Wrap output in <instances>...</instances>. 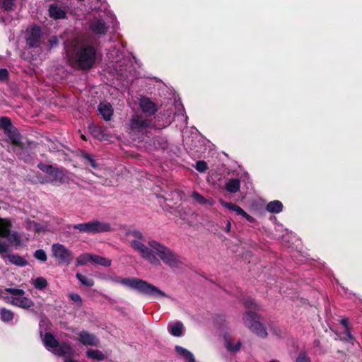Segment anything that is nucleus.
I'll return each instance as SVG.
<instances>
[{
    "instance_id": "30",
    "label": "nucleus",
    "mask_w": 362,
    "mask_h": 362,
    "mask_svg": "<svg viewBox=\"0 0 362 362\" xmlns=\"http://www.w3.org/2000/svg\"><path fill=\"white\" fill-rule=\"evenodd\" d=\"M221 204L225 208H226L230 211L236 212V214L238 215H242V214L244 213V210L238 205H236L231 202H221Z\"/></svg>"
},
{
    "instance_id": "23",
    "label": "nucleus",
    "mask_w": 362,
    "mask_h": 362,
    "mask_svg": "<svg viewBox=\"0 0 362 362\" xmlns=\"http://www.w3.org/2000/svg\"><path fill=\"white\" fill-rule=\"evenodd\" d=\"M92 264V253H83L80 255L75 262L76 267Z\"/></svg>"
},
{
    "instance_id": "35",
    "label": "nucleus",
    "mask_w": 362,
    "mask_h": 362,
    "mask_svg": "<svg viewBox=\"0 0 362 362\" xmlns=\"http://www.w3.org/2000/svg\"><path fill=\"white\" fill-rule=\"evenodd\" d=\"M6 238L11 245L18 246L21 244V237L17 232L10 231V235Z\"/></svg>"
},
{
    "instance_id": "17",
    "label": "nucleus",
    "mask_w": 362,
    "mask_h": 362,
    "mask_svg": "<svg viewBox=\"0 0 362 362\" xmlns=\"http://www.w3.org/2000/svg\"><path fill=\"white\" fill-rule=\"evenodd\" d=\"M12 223L10 219L0 218V237L7 238L10 235Z\"/></svg>"
},
{
    "instance_id": "21",
    "label": "nucleus",
    "mask_w": 362,
    "mask_h": 362,
    "mask_svg": "<svg viewBox=\"0 0 362 362\" xmlns=\"http://www.w3.org/2000/svg\"><path fill=\"white\" fill-rule=\"evenodd\" d=\"M175 350L180 354V356H181L186 361V362H196L193 354L187 349L180 346H176Z\"/></svg>"
},
{
    "instance_id": "45",
    "label": "nucleus",
    "mask_w": 362,
    "mask_h": 362,
    "mask_svg": "<svg viewBox=\"0 0 362 362\" xmlns=\"http://www.w3.org/2000/svg\"><path fill=\"white\" fill-rule=\"evenodd\" d=\"M69 296L74 302L76 303L78 305H80L81 304V298L78 294L70 293Z\"/></svg>"
},
{
    "instance_id": "18",
    "label": "nucleus",
    "mask_w": 362,
    "mask_h": 362,
    "mask_svg": "<svg viewBox=\"0 0 362 362\" xmlns=\"http://www.w3.org/2000/svg\"><path fill=\"white\" fill-rule=\"evenodd\" d=\"M49 16L54 19H63L66 18V12L57 4H51L49 8Z\"/></svg>"
},
{
    "instance_id": "36",
    "label": "nucleus",
    "mask_w": 362,
    "mask_h": 362,
    "mask_svg": "<svg viewBox=\"0 0 362 362\" xmlns=\"http://www.w3.org/2000/svg\"><path fill=\"white\" fill-rule=\"evenodd\" d=\"M0 4L4 10L11 11L15 7V0H1Z\"/></svg>"
},
{
    "instance_id": "27",
    "label": "nucleus",
    "mask_w": 362,
    "mask_h": 362,
    "mask_svg": "<svg viewBox=\"0 0 362 362\" xmlns=\"http://www.w3.org/2000/svg\"><path fill=\"white\" fill-rule=\"evenodd\" d=\"M73 228L81 233H93L92 221L88 223L74 224Z\"/></svg>"
},
{
    "instance_id": "48",
    "label": "nucleus",
    "mask_w": 362,
    "mask_h": 362,
    "mask_svg": "<svg viewBox=\"0 0 362 362\" xmlns=\"http://www.w3.org/2000/svg\"><path fill=\"white\" fill-rule=\"evenodd\" d=\"M241 216L243 217H244L250 223L255 222V218L254 217H252V216H250V214H248L247 213H246L245 211H244V213H243Z\"/></svg>"
},
{
    "instance_id": "12",
    "label": "nucleus",
    "mask_w": 362,
    "mask_h": 362,
    "mask_svg": "<svg viewBox=\"0 0 362 362\" xmlns=\"http://www.w3.org/2000/svg\"><path fill=\"white\" fill-rule=\"evenodd\" d=\"M5 134L8 136L11 144L21 149L25 148V144L21 141V136L16 127H13Z\"/></svg>"
},
{
    "instance_id": "28",
    "label": "nucleus",
    "mask_w": 362,
    "mask_h": 362,
    "mask_svg": "<svg viewBox=\"0 0 362 362\" xmlns=\"http://www.w3.org/2000/svg\"><path fill=\"white\" fill-rule=\"evenodd\" d=\"M14 126L13 125L11 120L8 117H0V129L4 130V133L12 129Z\"/></svg>"
},
{
    "instance_id": "50",
    "label": "nucleus",
    "mask_w": 362,
    "mask_h": 362,
    "mask_svg": "<svg viewBox=\"0 0 362 362\" xmlns=\"http://www.w3.org/2000/svg\"><path fill=\"white\" fill-rule=\"evenodd\" d=\"M8 293V292L6 291V288L4 290L0 288V298L4 299L6 302V297L8 296L7 295Z\"/></svg>"
},
{
    "instance_id": "10",
    "label": "nucleus",
    "mask_w": 362,
    "mask_h": 362,
    "mask_svg": "<svg viewBox=\"0 0 362 362\" xmlns=\"http://www.w3.org/2000/svg\"><path fill=\"white\" fill-rule=\"evenodd\" d=\"M42 34L41 28L35 25H33L26 34V43L30 48H36L40 46Z\"/></svg>"
},
{
    "instance_id": "42",
    "label": "nucleus",
    "mask_w": 362,
    "mask_h": 362,
    "mask_svg": "<svg viewBox=\"0 0 362 362\" xmlns=\"http://www.w3.org/2000/svg\"><path fill=\"white\" fill-rule=\"evenodd\" d=\"M156 142L162 149H165L168 148V143L165 139L158 136L154 139V144H156Z\"/></svg>"
},
{
    "instance_id": "9",
    "label": "nucleus",
    "mask_w": 362,
    "mask_h": 362,
    "mask_svg": "<svg viewBox=\"0 0 362 362\" xmlns=\"http://www.w3.org/2000/svg\"><path fill=\"white\" fill-rule=\"evenodd\" d=\"M151 120L142 115H134L129 122L131 129L134 132L144 133L150 127Z\"/></svg>"
},
{
    "instance_id": "40",
    "label": "nucleus",
    "mask_w": 362,
    "mask_h": 362,
    "mask_svg": "<svg viewBox=\"0 0 362 362\" xmlns=\"http://www.w3.org/2000/svg\"><path fill=\"white\" fill-rule=\"evenodd\" d=\"M341 324L345 327V334H346L345 339L346 340L352 341L353 337L348 328V324H349L348 320L342 319L341 320Z\"/></svg>"
},
{
    "instance_id": "33",
    "label": "nucleus",
    "mask_w": 362,
    "mask_h": 362,
    "mask_svg": "<svg viewBox=\"0 0 362 362\" xmlns=\"http://www.w3.org/2000/svg\"><path fill=\"white\" fill-rule=\"evenodd\" d=\"M9 261L18 266H25L27 264V261L23 259L22 257L17 255H12L8 256Z\"/></svg>"
},
{
    "instance_id": "11",
    "label": "nucleus",
    "mask_w": 362,
    "mask_h": 362,
    "mask_svg": "<svg viewBox=\"0 0 362 362\" xmlns=\"http://www.w3.org/2000/svg\"><path fill=\"white\" fill-rule=\"evenodd\" d=\"M109 26L103 19H94L90 23V29L96 35H104L107 33Z\"/></svg>"
},
{
    "instance_id": "44",
    "label": "nucleus",
    "mask_w": 362,
    "mask_h": 362,
    "mask_svg": "<svg viewBox=\"0 0 362 362\" xmlns=\"http://www.w3.org/2000/svg\"><path fill=\"white\" fill-rule=\"evenodd\" d=\"M295 362H310V361L305 353L301 352L298 354Z\"/></svg>"
},
{
    "instance_id": "16",
    "label": "nucleus",
    "mask_w": 362,
    "mask_h": 362,
    "mask_svg": "<svg viewBox=\"0 0 362 362\" xmlns=\"http://www.w3.org/2000/svg\"><path fill=\"white\" fill-rule=\"evenodd\" d=\"M78 340L84 345L97 346L98 343L97 338L94 335L86 331L80 332Z\"/></svg>"
},
{
    "instance_id": "29",
    "label": "nucleus",
    "mask_w": 362,
    "mask_h": 362,
    "mask_svg": "<svg viewBox=\"0 0 362 362\" xmlns=\"http://www.w3.org/2000/svg\"><path fill=\"white\" fill-rule=\"evenodd\" d=\"M81 157L86 160L88 163L94 169L98 168V165L96 160L93 158V155L86 152L81 151Z\"/></svg>"
},
{
    "instance_id": "25",
    "label": "nucleus",
    "mask_w": 362,
    "mask_h": 362,
    "mask_svg": "<svg viewBox=\"0 0 362 362\" xmlns=\"http://www.w3.org/2000/svg\"><path fill=\"white\" fill-rule=\"evenodd\" d=\"M241 341L235 339H226V347L227 350L232 353H236L240 351L241 347Z\"/></svg>"
},
{
    "instance_id": "49",
    "label": "nucleus",
    "mask_w": 362,
    "mask_h": 362,
    "mask_svg": "<svg viewBox=\"0 0 362 362\" xmlns=\"http://www.w3.org/2000/svg\"><path fill=\"white\" fill-rule=\"evenodd\" d=\"M58 39L56 36H52L49 40V43L51 47H55L58 45Z\"/></svg>"
},
{
    "instance_id": "34",
    "label": "nucleus",
    "mask_w": 362,
    "mask_h": 362,
    "mask_svg": "<svg viewBox=\"0 0 362 362\" xmlns=\"http://www.w3.org/2000/svg\"><path fill=\"white\" fill-rule=\"evenodd\" d=\"M192 198L201 205H205L209 203L211 204V202L209 200L206 199L200 193L196 191L192 192Z\"/></svg>"
},
{
    "instance_id": "41",
    "label": "nucleus",
    "mask_w": 362,
    "mask_h": 362,
    "mask_svg": "<svg viewBox=\"0 0 362 362\" xmlns=\"http://www.w3.org/2000/svg\"><path fill=\"white\" fill-rule=\"evenodd\" d=\"M195 169L199 173H204L208 169L207 163L204 160H198L196 163Z\"/></svg>"
},
{
    "instance_id": "37",
    "label": "nucleus",
    "mask_w": 362,
    "mask_h": 362,
    "mask_svg": "<svg viewBox=\"0 0 362 362\" xmlns=\"http://www.w3.org/2000/svg\"><path fill=\"white\" fill-rule=\"evenodd\" d=\"M245 305L248 309L259 310L260 308V305L252 298L246 300L245 301Z\"/></svg>"
},
{
    "instance_id": "8",
    "label": "nucleus",
    "mask_w": 362,
    "mask_h": 362,
    "mask_svg": "<svg viewBox=\"0 0 362 362\" xmlns=\"http://www.w3.org/2000/svg\"><path fill=\"white\" fill-rule=\"evenodd\" d=\"M51 251L52 257L60 264L69 265L74 259L73 252L62 244H53Z\"/></svg>"
},
{
    "instance_id": "2",
    "label": "nucleus",
    "mask_w": 362,
    "mask_h": 362,
    "mask_svg": "<svg viewBox=\"0 0 362 362\" xmlns=\"http://www.w3.org/2000/svg\"><path fill=\"white\" fill-rule=\"evenodd\" d=\"M68 60L70 65L78 70L91 69L97 61L98 47L88 42H80L76 39L64 42Z\"/></svg>"
},
{
    "instance_id": "22",
    "label": "nucleus",
    "mask_w": 362,
    "mask_h": 362,
    "mask_svg": "<svg viewBox=\"0 0 362 362\" xmlns=\"http://www.w3.org/2000/svg\"><path fill=\"white\" fill-rule=\"evenodd\" d=\"M240 182L238 179H230L226 184L225 188L230 193H236L240 190Z\"/></svg>"
},
{
    "instance_id": "1",
    "label": "nucleus",
    "mask_w": 362,
    "mask_h": 362,
    "mask_svg": "<svg viewBox=\"0 0 362 362\" xmlns=\"http://www.w3.org/2000/svg\"><path fill=\"white\" fill-rule=\"evenodd\" d=\"M130 244L135 251L151 264L159 265L161 260L171 269H186L188 267V262L185 258L155 240L148 242L149 247L137 240H132Z\"/></svg>"
},
{
    "instance_id": "38",
    "label": "nucleus",
    "mask_w": 362,
    "mask_h": 362,
    "mask_svg": "<svg viewBox=\"0 0 362 362\" xmlns=\"http://www.w3.org/2000/svg\"><path fill=\"white\" fill-rule=\"evenodd\" d=\"M35 287L37 289H43L47 286V281L42 277H39L34 281Z\"/></svg>"
},
{
    "instance_id": "13",
    "label": "nucleus",
    "mask_w": 362,
    "mask_h": 362,
    "mask_svg": "<svg viewBox=\"0 0 362 362\" xmlns=\"http://www.w3.org/2000/svg\"><path fill=\"white\" fill-rule=\"evenodd\" d=\"M140 107L144 112L149 115H154L158 110L156 104L148 98H143L141 99Z\"/></svg>"
},
{
    "instance_id": "4",
    "label": "nucleus",
    "mask_w": 362,
    "mask_h": 362,
    "mask_svg": "<svg viewBox=\"0 0 362 362\" xmlns=\"http://www.w3.org/2000/svg\"><path fill=\"white\" fill-rule=\"evenodd\" d=\"M120 283L139 292L151 296H167L166 294L157 287L145 281L136 278H125L120 280Z\"/></svg>"
},
{
    "instance_id": "46",
    "label": "nucleus",
    "mask_w": 362,
    "mask_h": 362,
    "mask_svg": "<svg viewBox=\"0 0 362 362\" xmlns=\"http://www.w3.org/2000/svg\"><path fill=\"white\" fill-rule=\"evenodd\" d=\"M130 234L139 240L144 239V235L140 230H132V231H131Z\"/></svg>"
},
{
    "instance_id": "32",
    "label": "nucleus",
    "mask_w": 362,
    "mask_h": 362,
    "mask_svg": "<svg viewBox=\"0 0 362 362\" xmlns=\"http://www.w3.org/2000/svg\"><path fill=\"white\" fill-rule=\"evenodd\" d=\"M86 354L88 358L98 361H102L105 358L104 354L99 350L88 349Z\"/></svg>"
},
{
    "instance_id": "7",
    "label": "nucleus",
    "mask_w": 362,
    "mask_h": 362,
    "mask_svg": "<svg viewBox=\"0 0 362 362\" xmlns=\"http://www.w3.org/2000/svg\"><path fill=\"white\" fill-rule=\"evenodd\" d=\"M37 168L41 171L50 176L49 180L45 177L42 181H40L41 183H47L50 182L52 183L58 182L59 184H62L64 182L65 174L62 168H59L52 165L46 164L42 162H40L37 164Z\"/></svg>"
},
{
    "instance_id": "3",
    "label": "nucleus",
    "mask_w": 362,
    "mask_h": 362,
    "mask_svg": "<svg viewBox=\"0 0 362 362\" xmlns=\"http://www.w3.org/2000/svg\"><path fill=\"white\" fill-rule=\"evenodd\" d=\"M42 341L46 349L54 354L65 358V362H78L75 360V350L69 344L59 343L50 333H46L42 337Z\"/></svg>"
},
{
    "instance_id": "43",
    "label": "nucleus",
    "mask_w": 362,
    "mask_h": 362,
    "mask_svg": "<svg viewBox=\"0 0 362 362\" xmlns=\"http://www.w3.org/2000/svg\"><path fill=\"white\" fill-rule=\"evenodd\" d=\"M9 78V73L6 69H0V82H6Z\"/></svg>"
},
{
    "instance_id": "6",
    "label": "nucleus",
    "mask_w": 362,
    "mask_h": 362,
    "mask_svg": "<svg viewBox=\"0 0 362 362\" xmlns=\"http://www.w3.org/2000/svg\"><path fill=\"white\" fill-rule=\"evenodd\" d=\"M10 296L6 297V302L23 309H28L34 305L33 301L25 296V291L22 289L8 288H6Z\"/></svg>"
},
{
    "instance_id": "24",
    "label": "nucleus",
    "mask_w": 362,
    "mask_h": 362,
    "mask_svg": "<svg viewBox=\"0 0 362 362\" xmlns=\"http://www.w3.org/2000/svg\"><path fill=\"white\" fill-rule=\"evenodd\" d=\"M266 209L270 213L278 214L282 211L283 204L279 200H274L267 204Z\"/></svg>"
},
{
    "instance_id": "19",
    "label": "nucleus",
    "mask_w": 362,
    "mask_h": 362,
    "mask_svg": "<svg viewBox=\"0 0 362 362\" xmlns=\"http://www.w3.org/2000/svg\"><path fill=\"white\" fill-rule=\"evenodd\" d=\"M170 333L175 337H180L183 332V324L180 322L170 323L168 325Z\"/></svg>"
},
{
    "instance_id": "15",
    "label": "nucleus",
    "mask_w": 362,
    "mask_h": 362,
    "mask_svg": "<svg viewBox=\"0 0 362 362\" xmlns=\"http://www.w3.org/2000/svg\"><path fill=\"white\" fill-rule=\"evenodd\" d=\"M93 233H100L110 232L112 230V228L109 223L100 222L98 220L92 221Z\"/></svg>"
},
{
    "instance_id": "20",
    "label": "nucleus",
    "mask_w": 362,
    "mask_h": 362,
    "mask_svg": "<svg viewBox=\"0 0 362 362\" xmlns=\"http://www.w3.org/2000/svg\"><path fill=\"white\" fill-rule=\"evenodd\" d=\"M92 264L108 267L111 265V260L105 257L92 254Z\"/></svg>"
},
{
    "instance_id": "52",
    "label": "nucleus",
    "mask_w": 362,
    "mask_h": 362,
    "mask_svg": "<svg viewBox=\"0 0 362 362\" xmlns=\"http://www.w3.org/2000/svg\"><path fill=\"white\" fill-rule=\"evenodd\" d=\"M250 246L251 247H253V248H255L257 247V245L256 244V243L252 241V240H250Z\"/></svg>"
},
{
    "instance_id": "39",
    "label": "nucleus",
    "mask_w": 362,
    "mask_h": 362,
    "mask_svg": "<svg viewBox=\"0 0 362 362\" xmlns=\"http://www.w3.org/2000/svg\"><path fill=\"white\" fill-rule=\"evenodd\" d=\"M34 257L41 262H45L47 258L45 251L42 249L37 250L34 253Z\"/></svg>"
},
{
    "instance_id": "53",
    "label": "nucleus",
    "mask_w": 362,
    "mask_h": 362,
    "mask_svg": "<svg viewBox=\"0 0 362 362\" xmlns=\"http://www.w3.org/2000/svg\"><path fill=\"white\" fill-rule=\"evenodd\" d=\"M81 138L83 140H84V141H87L86 137L83 134H81Z\"/></svg>"
},
{
    "instance_id": "31",
    "label": "nucleus",
    "mask_w": 362,
    "mask_h": 362,
    "mask_svg": "<svg viewBox=\"0 0 362 362\" xmlns=\"http://www.w3.org/2000/svg\"><path fill=\"white\" fill-rule=\"evenodd\" d=\"M0 317L4 322H11L14 318V314L9 310L2 308L0 310Z\"/></svg>"
},
{
    "instance_id": "47",
    "label": "nucleus",
    "mask_w": 362,
    "mask_h": 362,
    "mask_svg": "<svg viewBox=\"0 0 362 362\" xmlns=\"http://www.w3.org/2000/svg\"><path fill=\"white\" fill-rule=\"evenodd\" d=\"M8 251V246L1 241H0V254L7 253Z\"/></svg>"
},
{
    "instance_id": "51",
    "label": "nucleus",
    "mask_w": 362,
    "mask_h": 362,
    "mask_svg": "<svg viewBox=\"0 0 362 362\" xmlns=\"http://www.w3.org/2000/svg\"><path fill=\"white\" fill-rule=\"evenodd\" d=\"M230 228H231L230 221H227L225 231L226 233H229L230 231Z\"/></svg>"
},
{
    "instance_id": "26",
    "label": "nucleus",
    "mask_w": 362,
    "mask_h": 362,
    "mask_svg": "<svg viewBox=\"0 0 362 362\" xmlns=\"http://www.w3.org/2000/svg\"><path fill=\"white\" fill-rule=\"evenodd\" d=\"M76 276L82 284L87 286L93 285V279L90 273H76Z\"/></svg>"
},
{
    "instance_id": "14",
    "label": "nucleus",
    "mask_w": 362,
    "mask_h": 362,
    "mask_svg": "<svg viewBox=\"0 0 362 362\" xmlns=\"http://www.w3.org/2000/svg\"><path fill=\"white\" fill-rule=\"evenodd\" d=\"M98 110L102 117L105 121H110L113 115V109L109 103H100L98 105Z\"/></svg>"
},
{
    "instance_id": "5",
    "label": "nucleus",
    "mask_w": 362,
    "mask_h": 362,
    "mask_svg": "<svg viewBox=\"0 0 362 362\" xmlns=\"http://www.w3.org/2000/svg\"><path fill=\"white\" fill-rule=\"evenodd\" d=\"M243 321L252 332L261 338H266L267 332L263 324L260 322V317L256 313L248 310L243 316Z\"/></svg>"
}]
</instances>
